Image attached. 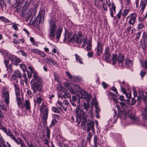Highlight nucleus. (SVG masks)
Returning <instances> with one entry per match:
<instances>
[{
	"label": "nucleus",
	"instance_id": "34",
	"mask_svg": "<svg viewBox=\"0 0 147 147\" xmlns=\"http://www.w3.org/2000/svg\"><path fill=\"white\" fill-rule=\"evenodd\" d=\"M80 98L79 96H78V99L77 100V98H76V97L74 96H72V100H73V101H76L78 103H79L80 102V99L79 98Z\"/></svg>",
	"mask_w": 147,
	"mask_h": 147
},
{
	"label": "nucleus",
	"instance_id": "42",
	"mask_svg": "<svg viewBox=\"0 0 147 147\" xmlns=\"http://www.w3.org/2000/svg\"><path fill=\"white\" fill-rule=\"evenodd\" d=\"M2 145L3 147H7L6 145L5 144L4 142V140L3 138L0 139V145Z\"/></svg>",
	"mask_w": 147,
	"mask_h": 147
},
{
	"label": "nucleus",
	"instance_id": "58",
	"mask_svg": "<svg viewBox=\"0 0 147 147\" xmlns=\"http://www.w3.org/2000/svg\"><path fill=\"white\" fill-rule=\"evenodd\" d=\"M66 74L67 76L70 79H72V76H71L70 73L68 71H67L66 72Z\"/></svg>",
	"mask_w": 147,
	"mask_h": 147
},
{
	"label": "nucleus",
	"instance_id": "2",
	"mask_svg": "<svg viewBox=\"0 0 147 147\" xmlns=\"http://www.w3.org/2000/svg\"><path fill=\"white\" fill-rule=\"evenodd\" d=\"M49 21L50 24L49 31V38L51 40H53L56 35L57 39L59 40L63 31L62 28L61 27H59L56 30L57 27L54 22L51 19Z\"/></svg>",
	"mask_w": 147,
	"mask_h": 147
},
{
	"label": "nucleus",
	"instance_id": "25",
	"mask_svg": "<svg viewBox=\"0 0 147 147\" xmlns=\"http://www.w3.org/2000/svg\"><path fill=\"white\" fill-rule=\"evenodd\" d=\"M9 136L17 144L19 143V139H21L19 137H18L17 139L13 133Z\"/></svg>",
	"mask_w": 147,
	"mask_h": 147
},
{
	"label": "nucleus",
	"instance_id": "40",
	"mask_svg": "<svg viewBox=\"0 0 147 147\" xmlns=\"http://www.w3.org/2000/svg\"><path fill=\"white\" fill-rule=\"evenodd\" d=\"M45 105L43 103H42L40 107V109L41 112L42 113L43 112L45 109Z\"/></svg>",
	"mask_w": 147,
	"mask_h": 147
},
{
	"label": "nucleus",
	"instance_id": "7",
	"mask_svg": "<svg viewBox=\"0 0 147 147\" xmlns=\"http://www.w3.org/2000/svg\"><path fill=\"white\" fill-rule=\"evenodd\" d=\"M94 122L92 120H90L86 124V131L88 132L91 130L93 134H95L94 129Z\"/></svg>",
	"mask_w": 147,
	"mask_h": 147
},
{
	"label": "nucleus",
	"instance_id": "50",
	"mask_svg": "<svg viewBox=\"0 0 147 147\" xmlns=\"http://www.w3.org/2000/svg\"><path fill=\"white\" fill-rule=\"evenodd\" d=\"M29 5L24 4L22 7V10L27 11Z\"/></svg>",
	"mask_w": 147,
	"mask_h": 147
},
{
	"label": "nucleus",
	"instance_id": "26",
	"mask_svg": "<svg viewBox=\"0 0 147 147\" xmlns=\"http://www.w3.org/2000/svg\"><path fill=\"white\" fill-rule=\"evenodd\" d=\"M133 63L132 61L128 59L126 60L125 64L127 67H130L132 66Z\"/></svg>",
	"mask_w": 147,
	"mask_h": 147
},
{
	"label": "nucleus",
	"instance_id": "49",
	"mask_svg": "<svg viewBox=\"0 0 147 147\" xmlns=\"http://www.w3.org/2000/svg\"><path fill=\"white\" fill-rule=\"evenodd\" d=\"M52 110L53 111H54L55 113H60L58 109L56 107H53L52 108Z\"/></svg>",
	"mask_w": 147,
	"mask_h": 147
},
{
	"label": "nucleus",
	"instance_id": "19",
	"mask_svg": "<svg viewBox=\"0 0 147 147\" xmlns=\"http://www.w3.org/2000/svg\"><path fill=\"white\" fill-rule=\"evenodd\" d=\"M124 58V56L121 54H119L118 56H117V61L119 64L120 63L121 66L123 65V62Z\"/></svg>",
	"mask_w": 147,
	"mask_h": 147
},
{
	"label": "nucleus",
	"instance_id": "48",
	"mask_svg": "<svg viewBox=\"0 0 147 147\" xmlns=\"http://www.w3.org/2000/svg\"><path fill=\"white\" fill-rule=\"evenodd\" d=\"M0 19L3 22H5L7 23L9 22L10 21L8 20L5 18L3 17H0Z\"/></svg>",
	"mask_w": 147,
	"mask_h": 147
},
{
	"label": "nucleus",
	"instance_id": "64",
	"mask_svg": "<svg viewBox=\"0 0 147 147\" xmlns=\"http://www.w3.org/2000/svg\"><path fill=\"white\" fill-rule=\"evenodd\" d=\"M57 121L56 119H53L51 121V125H53V126H54L55 124L57 123Z\"/></svg>",
	"mask_w": 147,
	"mask_h": 147
},
{
	"label": "nucleus",
	"instance_id": "11",
	"mask_svg": "<svg viewBox=\"0 0 147 147\" xmlns=\"http://www.w3.org/2000/svg\"><path fill=\"white\" fill-rule=\"evenodd\" d=\"M22 76L19 70H17L13 72L12 76V78L13 80H17L18 78L21 79Z\"/></svg>",
	"mask_w": 147,
	"mask_h": 147
},
{
	"label": "nucleus",
	"instance_id": "21",
	"mask_svg": "<svg viewBox=\"0 0 147 147\" xmlns=\"http://www.w3.org/2000/svg\"><path fill=\"white\" fill-rule=\"evenodd\" d=\"M115 4L113 3H112V6L110 9V11L111 16L112 17H114V14L115 13Z\"/></svg>",
	"mask_w": 147,
	"mask_h": 147
},
{
	"label": "nucleus",
	"instance_id": "32",
	"mask_svg": "<svg viewBox=\"0 0 147 147\" xmlns=\"http://www.w3.org/2000/svg\"><path fill=\"white\" fill-rule=\"evenodd\" d=\"M19 143L17 144L18 145L20 144V147H27L23 140L21 139H19Z\"/></svg>",
	"mask_w": 147,
	"mask_h": 147
},
{
	"label": "nucleus",
	"instance_id": "63",
	"mask_svg": "<svg viewBox=\"0 0 147 147\" xmlns=\"http://www.w3.org/2000/svg\"><path fill=\"white\" fill-rule=\"evenodd\" d=\"M102 7L103 8L104 10L106 11H107L108 10V9L107 7V6L105 4V3H104L102 5Z\"/></svg>",
	"mask_w": 147,
	"mask_h": 147
},
{
	"label": "nucleus",
	"instance_id": "59",
	"mask_svg": "<svg viewBox=\"0 0 147 147\" xmlns=\"http://www.w3.org/2000/svg\"><path fill=\"white\" fill-rule=\"evenodd\" d=\"M141 32H138V33L136 34V37L135 39L137 40L140 37V36Z\"/></svg>",
	"mask_w": 147,
	"mask_h": 147
},
{
	"label": "nucleus",
	"instance_id": "61",
	"mask_svg": "<svg viewBox=\"0 0 147 147\" xmlns=\"http://www.w3.org/2000/svg\"><path fill=\"white\" fill-rule=\"evenodd\" d=\"M141 65L143 67H145L146 69H147V60H146L145 61V65H144L143 63H142Z\"/></svg>",
	"mask_w": 147,
	"mask_h": 147
},
{
	"label": "nucleus",
	"instance_id": "38",
	"mask_svg": "<svg viewBox=\"0 0 147 147\" xmlns=\"http://www.w3.org/2000/svg\"><path fill=\"white\" fill-rule=\"evenodd\" d=\"M147 42H142L141 41L140 42V46L143 49H145L146 48V44H147Z\"/></svg>",
	"mask_w": 147,
	"mask_h": 147
},
{
	"label": "nucleus",
	"instance_id": "39",
	"mask_svg": "<svg viewBox=\"0 0 147 147\" xmlns=\"http://www.w3.org/2000/svg\"><path fill=\"white\" fill-rule=\"evenodd\" d=\"M16 56L13 55H9L8 58L12 61H15V59H16Z\"/></svg>",
	"mask_w": 147,
	"mask_h": 147
},
{
	"label": "nucleus",
	"instance_id": "44",
	"mask_svg": "<svg viewBox=\"0 0 147 147\" xmlns=\"http://www.w3.org/2000/svg\"><path fill=\"white\" fill-rule=\"evenodd\" d=\"M86 122V121H81V125L83 128V129L84 130H86V126L85 125Z\"/></svg>",
	"mask_w": 147,
	"mask_h": 147
},
{
	"label": "nucleus",
	"instance_id": "18",
	"mask_svg": "<svg viewBox=\"0 0 147 147\" xmlns=\"http://www.w3.org/2000/svg\"><path fill=\"white\" fill-rule=\"evenodd\" d=\"M82 41V36L81 33L79 32L76 37L75 40L76 42L79 44H80Z\"/></svg>",
	"mask_w": 147,
	"mask_h": 147
},
{
	"label": "nucleus",
	"instance_id": "8",
	"mask_svg": "<svg viewBox=\"0 0 147 147\" xmlns=\"http://www.w3.org/2000/svg\"><path fill=\"white\" fill-rule=\"evenodd\" d=\"M111 55L110 48L109 47H107L105 51V52L103 56V59L107 62L109 61V58Z\"/></svg>",
	"mask_w": 147,
	"mask_h": 147
},
{
	"label": "nucleus",
	"instance_id": "53",
	"mask_svg": "<svg viewBox=\"0 0 147 147\" xmlns=\"http://www.w3.org/2000/svg\"><path fill=\"white\" fill-rule=\"evenodd\" d=\"M144 25L142 23H139L138 26V29L139 30L141 29L144 28Z\"/></svg>",
	"mask_w": 147,
	"mask_h": 147
},
{
	"label": "nucleus",
	"instance_id": "24",
	"mask_svg": "<svg viewBox=\"0 0 147 147\" xmlns=\"http://www.w3.org/2000/svg\"><path fill=\"white\" fill-rule=\"evenodd\" d=\"M42 94L40 93H39L37 95V97L36 100L38 105L41 103L42 101Z\"/></svg>",
	"mask_w": 147,
	"mask_h": 147
},
{
	"label": "nucleus",
	"instance_id": "5",
	"mask_svg": "<svg viewBox=\"0 0 147 147\" xmlns=\"http://www.w3.org/2000/svg\"><path fill=\"white\" fill-rule=\"evenodd\" d=\"M65 32L64 34V42H65V41L67 40L69 42H73L75 38V35H73L71 38L70 37L72 35V33L71 32L67 31L66 29H65Z\"/></svg>",
	"mask_w": 147,
	"mask_h": 147
},
{
	"label": "nucleus",
	"instance_id": "23",
	"mask_svg": "<svg viewBox=\"0 0 147 147\" xmlns=\"http://www.w3.org/2000/svg\"><path fill=\"white\" fill-rule=\"evenodd\" d=\"M81 107H79L76 108V110L75 113H76V117L78 116V117H80L82 115V111L81 109Z\"/></svg>",
	"mask_w": 147,
	"mask_h": 147
},
{
	"label": "nucleus",
	"instance_id": "35",
	"mask_svg": "<svg viewBox=\"0 0 147 147\" xmlns=\"http://www.w3.org/2000/svg\"><path fill=\"white\" fill-rule=\"evenodd\" d=\"M16 98V102H17V104L18 106H19L22 104L21 99L20 98L18 97H17Z\"/></svg>",
	"mask_w": 147,
	"mask_h": 147
},
{
	"label": "nucleus",
	"instance_id": "12",
	"mask_svg": "<svg viewBox=\"0 0 147 147\" xmlns=\"http://www.w3.org/2000/svg\"><path fill=\"white\" fill-rule=\"evenodd\" d=\"M59 98H71V95L69 92H62L58 96Z\"/></svg>",
	"mask_w": 147,
	"mask_h": 147
},
{
	"label": "nucleus",
	"instance_id": "16",
	"mask_svg": "<svg viewBox=\"0 0 147 147\" xmlns=\"http://www.w3.org/2000/svg\"><path fill=\"white\" fill-rule=\"evenodd\" d=\"M0 129H2L8 136H9L12 133L9 129L7 130L6 127L2 125H0Z\"/></svg>",
	"mask_w": 147,
	"mask_h": 147
},
{
	"label": "nucleus",
	"instance_id": "13",
	"mask_svg": "<svg viewBox=\"0 0 147 147\" xmlns=\"http://www.w3.org/2000/svg\"><path fill=\"white\" fill-rule=\"evenodd\" d=\"M4 95V98H5V100L7 104H8L9 103V93L8 91H4L2 93Z\"/></svg>",
	"mask_w": 147,
	"mask_h": 147
},
{
	"label": "nucleus",
	"instance_id": "46",
	"mask_svg": "<svg viewBox=\"0 0 147 147\" xmlns=\"http://www.w3.org/2000/svg\"><path fill=\"white\" fill-rule=\"evenodd\" d=\"M92 45L90 42L88 43L86 47V48L87 51H90L91 50Z\"/></svg>",
	"mask_w": 147,
	"mask_h": 147
},
{
	"label": "nucleus",
	"instance_id": "14",
	"mask_svg": "<svg viewBox=\"0 0 147 147\" xmlns=\"http://www.w3.org/2000/svg\"><path fill=\"white\" fill-rule=\"evenodd\" d=\"M22 107H23L25 108L26 110L29 111L31 109V106L30 103V101L29 99L25 100V102Z\"/></svg>",
	"mask_w": 147,
	"mask_h": 147
},
{
	"label": "nucleus",
	"instance_id": "4",
	"mask_svg": "<svg viewBox=\"0 0 147 147\" xmlns=\"http://www.w3.org/2000/svg\"><path fill=\"white\" fill-rule=\"evenodd\" d=\"M75 92L79 91L78 94L79 97L81 99H84L86 100L90 101L91 98L90 94H88L86 91L82 89L80 90L79 86L78 85H74V86Z\"/></svg>",
	"mask_w": 147,
	"mask_h": 147
},
{
	"label": "nucleus",
	"instance_id": "57",
	"mask_svg": "<svg viewBox=\"0 0 147 147\" xmlns=\"http://www.w3.org/2000/svg\"><path fill=\"white\" fill-rule=\"evenodd\" d=\"M129 117L131 119H132L134 121H136L135 116L134 114L130 115Z\"/></svg>",
	"mask_w": 147,
	"mask_h": 147
},
{
	"label": "nucleus",
	"instance_id": "47",
	"mask_svg": "<svg viewBox=\"0 0 147 147\" xmlns=\"http://www.w3.org/2000/svg\"><path fill=\"white\" fill-rule=\"evenodd\" d=\"M57 89L58 91H60L63 90L64 88L61 85H58L57 86Z\"/></svg>",
	"mask_w": 147,
	"mask_h": 147
},
{
	"label": "nucleus",
	"instance_id": "27",
	"mask_svg": "<svg viewBox=\"0 0 147 147\" xmlns=\"http://www.w3.org/2000/svg\"><path fill=\"white\" fill-rule=\"evenodd\" d=\"M45 59L46 62L48 64H50V63H52L53 65H55L56 64V63L51 58H45Z\"/></svg>",
	"mask_w": 147,
	"mask_h": 147
},
{
	"label": "nucleus",
	"instance_id": "30",
	"mask_svg": "<svg viewBox=\"0 0 147 147\" xmlns=\"http://www.w3.org/2000/svg\"><path fill=\"white\" fill-rule=\"evenodd\" d=\"M75 56L76 59V61H79V62L80 64H82L83 62L82 61V59L80 57V56L79 55H78L77 54H76L75 55Z\"/></svg>",
	"mask_w": 147,
	"mask_h": 147
},
{
	"label": "nucleus",
	"instance_id": "55",
	"mask_svg": "<svg viewBox=\"0 0 147 147\" xmlns=\"http://www.w3.org/2000/svg\"><path fill=\"white\" fill-rule=\"evenodd\" d=\"M18 52L21 53L22 56H24L26 57H27V55L23 50L19 51H18Z\"/></svg>",
	"mask_w": 147,
	"mask_h": 147
},
{
	"label": "nucleus",
	"instance_id": "45",
	"mask_svg": "<svg viewBox=\"0 0 147 147\" xmlns=\"http://www.w3.org/2000/svg\"><path fill=\"white\" fill-rule=\"evenodd\" d=\"M20 68L22 69L23 72H24L26 71V67L25 65L23 64H20Z\"/></svg>",
	"mask_w": 147,
	"mask_h": 147
},
{
	"label": "nucleus",
	"instance_id": "28",
	"mask_svg": "<svg viewBox=\"0 0 147 147\" xmlns=\"http://www.w3.org/2000/svg\"><path fill=\"white\" fill-rule=\"evenodd\" d=\"M112 60L113 61V65L116 63L117 61V56L116 54L113 55Z\"/></svg>",
	"mask_w": 147,
	"mask_h": 147
},
{
	"label": "nucleus",
	"instance_id": "15",
	"mask_svg": "<svg viewBox=\"0 0 147 147\" xmlns=\"http://www.w3.org/2000/svg\"><path fill=\"white\" fill-rule=\"evenodd\" d=\"M45 13V11L44 10H41L40 11L39 14H40V17L38 18H39L38 19V21L39 24V23H42L43 21L44 20V17Z\"/></svg>",
	"mask_w": 147,
	"mask_h": 147
},
{
	"label": "nucleus",
	"instance_id": "1",
	"mask_svg": "<svg viewBox=\"0 0 147 147\" xmlns=\"http://www.w3.org/2000/svg\"><path fill=\"white\" fill-rule=\"evenodd\" d=\"M28 69L32 74L33 78L31 81V89L34 94L37 93V91L41 92L43 88V82L42 78L38 75L35 70L32 67L29 66Z\"/></svg>",
	"mask_w": 147,
	"mask_h": 147
},
{
	"label": "nucleus",
	"instance_id": "6",
	"mask_svg": "<svg viewBox=\"0 0 147 147\" xmlns=\"http://www.w3.org/2000/svg\"><path fill=\"white\" fill-rule=\"evenodd\" d=\"M137 15L135 13L130 14L127 17V19H129L128 23L134 26V24L136 21Z\"/></svg>",
	"mask_w": 147,
	"mask_h": 147
},
{
	"label": "nucleus",
	"instance_id": "9",
	"mask_svg": "<svg viewBox=\"0 0 147 147\" xmlns=\"http://www.w3.org/2000/svg\"><path fill=\"white\" fill-rule=\"evenodd\" d=\"M95 50L98 56H100L102 52L103 48L102 47V43L99 40L97 41V47Z\"/></svg>",
	"mask_w": 147,
	"mask_h": 147
},
{
	"label": "nucleus",
	"instance_id": "60",
	"mask_svg": "<svg viewBox=\"0 0 147 147\" xmlns=\"http://www.w3.org/2000/svg\"><path fill=\"white\" fill-rule=\"evenodd\" d=\"M0 108L3 111L6 110V108L4 107V105L0 103Z\"/></svg>",
	"mask_w": 147,
	"mask_h": 147
},
{
	"label": "nucleus",
	"instance_id": "52",
	"mask_svg": "<svg viewBox=\"0 0 147 147\" xmlns=\"http://www.w3.org/2000/svg\"><path fill=\"white\" fill-rule=\"evenodd\" d=\"M6 5L5 2L4 1V0L0 1V5L2 8L4 7V6H6Z\"/></svg>",
	"mask_w": 147,
	"mask_h": 147
},
{
	"label": "nucleus",
	"instance_id": "41",
	"mask_svg": "<svg viewBox=\"0 0 147 147\" xmlns=\"http://www.w3.org/2000/svg\"><path fill=\"white\" fill-rule=\"evenodd\" d=\"M129 10L127 9H125L123 12L122 13V15L123 16V18H125L129 13Z\"/></svg>",
	"mask_w": 147,
	"mask_h": 147
},
{
	"label": "nucleus",
	"instance_id": "51",
	"mask_svg": "<svg viewBox=\"0 0 147 147\" xmlns=\"http://www.w3.org/2000/svg\"><path fill=\"white\" fill-rule=\"evenodd\" d=\"M40 50L36 49H33L31 50V52L33 53H36L39 54L40 53Z\"/></svg>",
	"mask_w": 147,
	"mask_h": 147
},
{
	"label": "nucleus",
	"instance_id": "43",
	"mask_svg": "<svg viewBox=\"0 0 147 147\" xmlns=\"http://www.w3.org/2000/svg\"><path fill=\"white\" fill-rule=\"evenodd\" d=\"M53 74L54 76L55 80L57 81H59V76L57 73L55 72H54Z\"/></svg>",
	"mask_w": 147,
	"mask_h": 147
},
{
	"label": "nucleus",
	"instance_id": "37",
	"mask_svg": "<svg viewBox=\"0 0 147 147\" xmlns=\"http://www.w3.org/2000/svg\"><path fill=\"white\" fill-rule=\"evenodd\" d=\"M147 34L144 32L143 33V42L147 43Z\"/></svg>",
	"mask_w": 147,
	"mask_h": 147
},
{
	"label": "nucleus",
	"instance_id": "36",
	"mask_svg": "<svg viewBox=\"0 0 147 147\" xmlns=\"http://www.w3.org/2000/svg\"><path fill=\"white\" fill-rule=\"evenodd\" d=\"M47 133H46V137L48 139H49L50 138V131L49 128L48 127H47L46 129Z\"/></svg>",
	"mask_w": 147,
	"mask_h": 147
},
{
	"label": "nucleus",
	"instance_id": "22",
	"mask_svg": "<svg viewBox=\"0 0 147 147\" xmlns=\"http://www.w3.org/2000/svg\"><path fill=\"white\" fill-rule=\"evenodd\" d=\"M93 102L94 103V105H95V108L96 109V113H99L100 111V109L98 106V103L96 101V98H94L93 99Z\"/></svg>",
	"mask_w": 147,
	"mask_h": 147
},
{
	"label": "nucleus",
	"instance_id": "29",
	"mask_svg": "<svg viewBox=\"0 0 147 147\" xmlns=\"http://www.w3.org/2000/svg\"><path fill=\"white\" fill-rule=\"evenodd\" d=\"M142 118L144 120H147V108L144 109V112L142 113Z\"/></svg>",
	"mask_w": 147,
	"mask_h": 147
},
{
	"label": "nucleus",
	"instance_id": "62",
	"mask_svg": "<svg viewBox=\"0 0 147 147\" xmlns=\"http://www.w3.org/2000/svg\"><path fill=\"white\" fill-rule=\"evenodd\" d=\"M22 76H23V78L24 79L25 82L26 83L27 81V78L26 77V74L25 73H23V74L22 75Z\"/></svg>",
	"mask_w": 147,
	"mask_h": 147
},
{
	"label": "nucleus",
	"instance_id": "3",
	"mask_svg": "<svg viewBox=\"0 0 147 147\" xmlns=\"http://www.w3.org/2000/svg\"><path fill=\"white\" fill-rule=\"evenodd\" d=\"M36 11L34 9L31 8L30 9L28 12L26 14V17L25 18V20L27 22L30 19V17L32 16V18L30 21V24H35L34 26H36L39 24L38 21V17L36 19Z\"/></svg>",
	"mask_w": 147,
	"mask_h": 147
},
{
	"label": "nucleus",
	"instance_id": "56",
	"mask_svg": "<svg viewBox=\"0 0 147 147\" xmlns=\"http://www.w3.org/2000/svg\"><path fill=\"white\" fill-rule=\"evenodd\" d=\"M68 90L70 92L73 94H75L76 92L75 90L71 88V87L69 88Z\"/></svg>",
	"mask_w": 147,
	"mask_h": 147
},
{
	"label": "nucleus",
	"instance_id": "17",
	"mask_svg": "<svg viewBox=\"0 0 147 147\" xmlns=\"http://www.w3.org/2000/svg\"><path fill=\"white\" fill-rule=\"evenodd\" d=\"M4 62L7 70H8L9 72H11L12 68L11 67V64H9V60H4Z\"/></svg>",
	"mask_w": 147,
	"mask_h": 147
},
{
	"label": "nucleus",
	"instance_id": "54",
	"mask_svg": "<svg viewBox=\"0 0 147 147\" xmlns=\"http://www.w3.org/2000/svg\"><path fill=\"white\" fill-rule=\"evenodd\" d=\"M12 23L13 24L12 27L13 29L16 30H17L18 29L17 26V25L18 24H14L13 23Z\"/></svg>",
	"mask_w": 147,
	"mask_h": 147
},
{
	"label": "nucleus",
	"instance_id": "31",
	"mask_svg": "<svg viewBox=\"0 0 147 147\" xmlns=\"http://www.w3.org/2000/svg\"><path fill=\"white\" fill-rule=\"evenodd\" d=\"M87 101H88V100ZM89 101H88V102L87 103L84 102L83 105L84 109L86 111L88 110V109L90 107L89 103Z\"/></svg>",
	"mask_w": 147,
	"mask_h": 147
},
{
	"label": "nucleus",
	"instance_id": "10",
	"mask_svg": "<svg viewBox=\"0 0 147 147\" xmlns=\"http://www.w3.org/2000/svg\"><path fill=\"white\" fill-rule=\"evenodd\" d=\"M48 109L47 108H46L42 115V119L43 120V123L44 126L45 127L47 125V119L48 118Z\"/></svg>",
	"mask_w": 147,
	"mask_h": 147
},
{
	"label": "nucleus",
	"instance_id": "20",
	"mask_svg": "<svg viewBox=\"0 0 147 147\" xmlns=\"http://www.w3.org/2000/svg\"><path fill=\"white\" fill-rule=\"evenodd\" d=\"M147 0H141L140 5V6L141 7V10L143 12L147 5Z\"/></svg>",
	"mask_w": 147,
	"mask_h": 147
},
{
	"label": "nucleus",
	"instance_id": "33",
	"mask_svg": "<svg viewBox=\"0 0 147 147\" xmlns=\"http://www.w3.org/2000/svg\"><path fill=\"white\" fill-rule=\"evenodd\" d=\"M92 136V133L90 132L89 131L88 132V134L87 135L86 139L88 141H89V142H90V140L91 139Z\"/></svg>",
	"mask_w": 147,
	"mask_h": 147
}]
</instances>
